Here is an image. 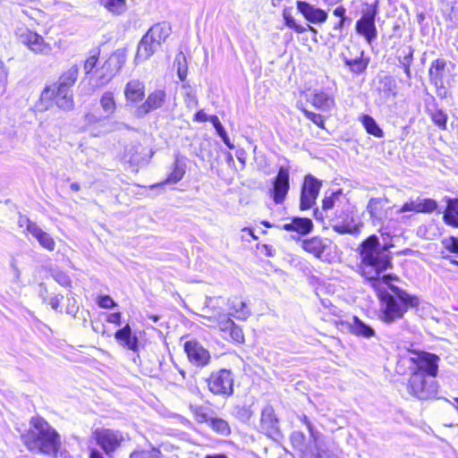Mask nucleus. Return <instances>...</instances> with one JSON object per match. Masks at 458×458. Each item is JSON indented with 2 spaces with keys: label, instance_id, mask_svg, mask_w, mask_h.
Instances as JSON below:
<instances>
[{
  "label": "nucleus",
  "instance_id": "c756f323",
  "mask_svg": "<svg viewBox=\"0 0 458 458\" xmlns=\"http://www.w3.org/2000/svg\"><path fill=\"white\" fill-rule=\"evenodd\" d=\"M332 228L340 234H356L360 232L359 225L355 223L352 216H347L343 221H334Z\"/></svg>",
  "mask_w": 458,
  "mask_h": 458
},
{
  "label": "nucleus",
  "instance_id": "c03bdc74",
  "mask_svg": "<svg viewBox=\"0 0 458 458\" xmlns=\"http://www.w3.org/2000/svg\"><path fill=\"white\" fill-rule=\"evenodd\" d=\"M382 208V199L379 198H372L369 199L367 209L370 216L374 218H378L380 209Z\"/></svg>",
  "mask_w": 458,
  "mask_h": 458
},
{
  "label": "nucleus",
  "instance_id": "4d7b16f0",
  "mask_svg": "<svg viewBox=\"0 0 458 458\" xmlns=\"http://www.w3.org/2000/svg\"><path fill=\"white\" fill-rule=\"evenodd\" d=\"M334 14L340 18V21H339L338 24L336 26H335V29L342 28L344 26V22L345 20V16H344L345 8L344 6H337L334 10Z\"/></svg>",
  "mask_w": 458,
  "mask_h": 458
},
{
  "label": "nucleus",
  "instance_id": "423d86ee",
  "mask_svg": "<svg viewBox=\"0 0 458 458\" xmlns=\"http://www.w3.org/2000/svg\"><path fill=\"white\" fill-rule=\"evenodd\" d=\"M54 104L60 109L72 110L74 106L72 90L56 85L46 87L40 95L38 108L47 110Z\"/></svg>",
  "mask_w": 458,
  "mask_h": 458
},
{
  "label": "nucleus",
  "instance_id": "c85d7f7f",
  "mask_svg": "<svg viewBox=\"0 0 458 458\" xmlns=\"http://www.w3.org/2000/svg\"><path fill=\"white\" fill-rule=\"evenodd\" d=\"M446 199V208L444 212V222L453 227L458 228V199Z\"/></svg>",
  "mask_w": 458,
  "mask_h": 458
},
{
  "label": "nucleus",
  "instance_id": "5fc2aeb1",
  "mask_svg": "<svg viewBox=\"0 0 458 458\" xmlns=\"http://www.w3.org/2000/svg\"><path fill=\"white\" fill-rule=\"evenodd\" d=\"M383 83H384V90L387 91L389 94L394 96L396 93L395 81L392 77L386 76L384 78Z\"/></svg>",
  "mask_w": 458,
  "mask_h": 458
},
{
  "label": "nucleus",
  "instance_id": "a211bd4d",
  "mask_svg": "<svg viewBox=\"0 0 458 458\" xmlns=\"http://www.w3.org/2000/svg\"><path fill=\"white\" fill-rule=\"evenodd\" d=\"M26 230L38 241L39 245L49 250L53 251L55 249V242L54 238L47 232H45L37 223L26 219Z\"/></svg>",
  "mask_w": 458,
  "mask_h": 458
},
{
  "label": "nucleus",
  "instance_id": "a18cd8bd",
  "mask_svg": "<svg viewBox=\"0 0 458 458\" xmlns=\"http://www.w3.org/2000/svg\"><path fill=\"white\" fill-rule=\"evenodd\" d=\"M130 458H161V456L157 450L152 449L132 452Z\"/></svg>",
  "mask_w": 458,
  "mask_h": 458
},
{
  "label": "nucleus",
  "instance_id": "ea45409f",
  "mask_svg": "<svg viewBox=\"0 0 458 458\" xmlns=\"http://www.w3.org/2000/svg\"><path fill=\"white\" fill-rule=\"evenodd\" d=\"M185 174L184 167L178 162L174 163V166L169 176L167 177L165 183H176L181 181Z\"/></svg>",
  "mask_w": 458,
  "mask_h": 458
},
{
  "label": "nucleus",
  "instance_id": "a878e982",
  "mask_svg": "<svg viewBox=\"0 0 458 458\" xmlns=\"http://www.w3.org/2000/svg\"><path fill=\"white\" fill-rule=\"evenodd\" d=\"M114 337L129 350L133 352L138 350V338L136 335L131 334V329L129 325H126L123 328L117 330L114 334Z\"/></svg>",
  "mask_w": 458,
  "mask_h": 458
},
{
  "label": "nucleus",
  "instance_id": "7ed1b4c3",
  "mask_svg": "<svg viewBox=\"0 0 458 458\" xmlns=\"http://www.w3.org/2000/svg\"><path fill=\"white\" fill-rule=\"evenodd\" d=\"M21 438L30 451L49 456H56L61 446L59 434L41 417L30 419V428Z\"/></svg>",
  "mask_w": 458,
  "mask_h": 458
},
{
  "label": "nucleus",
  "instance_id": "338daca9",
  "mask_svg": "<svg viewBox=\"0 0 458 458\" xmlns=\"http://www.w3.org/2000/svg\"><path fill=\"white\" fill-rule=\"evenodd\" d=\"M210 116H208L203 110H199L195 114V120L198 122H207L209 121Z\"/></svg>",
  "mask_w": 458,
  "mask_h": 458
},
{
  "label": "nucleus",
  "instance_id": "5701e85b",
  "mask_svg": "<svg viewBox=\"0 0 458 458\" xmlns=\"http://www.w3.org/2000/svg\"><path fill=\"white\" fill-rule=\"evenodd\" d=\"M124 95L128 101L137 103L141 101L145 95L144 83L139 80H131L124 88Z\"/></svg>",
  "mask_w": 458,
  "mask_h": 458
},
{
  "label": "nucleus",
  "instance_id": "13d9d810",
  "mask_svg": "<svg viewBox=\"0 0 458 458\" xmlns=\"http://www.w3.org/2000/svg\"><path fill=\"white\" fill-rule=\"evenodd\" d=\"M338 193H331L330 196H326L322 201V208L324 210L331 209L335 204V198L337 197Z\"/></svg>",
  "mask_w": 458,
  "mask_h": 458
},
{
  "label": "nucleus",
  "instance_id": "680f3d73",
  "mask_svg": "<svg viewBox=\"0 0 458 458\" xmlns=\"http://www.w3.org/2000/svg\"><path fill=\"white\" fill-rule=\"evenodd\" d=\"M367 40L368 43H371L377 38V30H357Z\"/></svg>",
  "mask_w": 458,
  "mask_h": 458
},
{
  "label": "nucleus",
  "instance_id": "aec40b11",
  "mask_svg": "<svg viewBox=\"0 0 458 458\" xmlns=\"http://www.w3.org/2000/svg\"><path fill=\"white\" fill-rule=\"evenodd\" d=\"M260 428L269 437H276L279 434L278 420L272 406L267 405L262 410Z\"/></svg>",
  "mask_w": 458,
  "mask_h": 458
},
{
  "label": "nucleus",
  "instance_id": "864d4df0",
  "mask_svg": "<svg viewBox=\"0 0 458 458\" xmlns=\"http://www.w3.org/2000/svg\"><path fill=\"white\" fill-rule=\"evenodd\" d=\"M284 20L285 21V25L291 29H304L303 27L297 25L294 21V19L291 13V10L284 9Z\"/></svg>",
  "mask_w": 458,
  "mask_h": 458
},
{
  "label": "nucleus",
  "instance_id": "412c9836",
  "mask_svg": "<svg viewBox=\"0 0 458 458\" xmlns=\"http://www.w3.org/2000/svg\"><path fill=\"white\" fill-rule=\"evenodd\" d=\"M331 242L328 239H323L314 236L305 239L301 242L302 249L314 255L316 258L321 259L325 251L330 247Z\"/></svg>",
  "mask_w": 458,
  "mask_h": 458
},
{
  "label": "nucleus",
  "instance_id": "bb28decb",
  "mask_svg": "<svg viewBox=\"0 0 458 458\" xmlns=\"http://www.w3.org/2000/svg\"><path fill=\"white\" fill-rule=\"evenodd\" d=\"M228 306L231 311L227 316L230 318L233 317L237 319L245 320L250 315V310L247 307L246 303L237 297L229 299Z\"/></svg>",
  "mask_w": 458,
  "mask_h": 458
},
{
  "label": "nucleus",
  "instance_id": "c9c22d12",
  "mask_svg": "<svg viewBox=\"0 0 458 458\" xmlns=\"http://www.w3.org/2000/svg\"><path fill=\"white\" fill-rule=\"evenodd\" d=\"M362 52L358 51V55L354 58H349L343 54L344 63L350 69L356 73H360L366 69V64L361 59Z\"/></svg>",
  "mask_w": 458,
  "mask_h": 458
},
{
  "label": "nucleus",
  "instance_id": "0e129e2a",
  "mask_svg": "<svg viewBox=\"0 0 458 458\" xmlns=\"http://www.w3.org/2000/svg\"><path fill=\"white\" fill-rule=\"evenodd\" d=\"M107 321L109 323L120 326L121 325V313L115 312V313L109 314L107 317Z\"/></svg>",
  "mask_w": 458,
  "mask_h": 458
},
{
  "label": "nucleus",
  "instance_id": "0eeeda50",
  "mask_svg": "<svg viewBox=\"0 0 458 458\" xmlns=\"http://www.w3.org/2000/svg\"><path fill=\"white\" fill-rule=\"evenodd\" d=\"M92 436L109 458H113L114 454L129 439L128 435L120 430L104 428L95 429Z\"/></svg>",
  "mask_w": 458,
  "mask_h": 458
},
{
  "label": "nucleus",
  "instance_id": "052dcab7",
  "mask_svg": "<svg viewBox=\"0 0 458 458\" xmlns=\"http://www.w3.org/2000/svg\"><path fill=\"white\" fill-rule=\"evenodd\" d=\"M55 281L61 284L62 286H70L71 285V279L70 277L64 274V273H57L55 276Z\"/></svg>",
  "mask_w": 458,
  "mask_h": 458
},
{
  "label": "nucleus",
  "instance_id": "e433bc0d",
  "mask_svg": "<svg viewBox=\"0 0 458 458\" xmlns=\"http://www.w3.org/2000/svg\"><path fill=\"white\" fill-rule=\"evenodd\" d=\"M301 421L307 426V428L310 432V437L312 438L314 445L318 451V458H323L322 450L320 448V433L314 428L310 420L306 415H303L301 418Z\"/></svg>",
  "mask_w": 458,
  "mask_h": 458
},
{
  "label": "nucleus",
  "instance_id": "20e7f679",
  "mask_svg": "<svg viewBox=\"0 0 458 458\" xmlns=\"http://www.w3.org/2000/svg\"><path fill=\"white\" fill-rule=\"evenodd\" d=\"M222 299L220 297H207L204 306L199 314L207 322L204 325L218 328L236 343L244 341V335L240 327H238L232 318L227 316L221 307Z\"/></svg>",
  "mask_w": 458,
  "mask_h": 458
},
{
  "label": "nucleus",
  "instance_id": "b1692460",
  "mask_svg": "<svg viewBox=\"0 0 458 458\" xmlns=\"http://www.w3.org/2000/svg\"><path fill=\"white\" fill-rule=\"evenodd\" d=\"M282 228L287 232H296L305 235L313 229V222L310 218L294 217L290 223L283 225Z\"/></svg>",
  "mask_w": 458,
  "mask_h": 458
},
{
  "label": "nucleus",
  "instance_id": "3c124183",
  "mask_svg": "<svg viewBox=\"0 0 458 458\" xmlns=\"http://www.w3.org/2000/svg\"><path fill=\"white\" fill-rule=\"evenodd\" d=\"M8 72L4 66L3 63L0 62V95L4 94L7 86Z\"/></svg>",
  "mask_w": 458,
  "mask_h": 458
},
{
  "label": "nucleus",
  "instance_id": "6ab92c4d",
  "mask_svg": "<svg viewBox=\"0 0 458 458\" xmlns=\"http://www.w3.org/2000/svg\"><path fill=\"white\" fill-rule=\"evenodd\" d=\"M297 10L310 22L319 24L324 22L327 18L326 11L317 8L305 1H297Z\"/></svg>",
  "mask_w": 458,
  "mask_h": 458
},
{
  "label": "nucleus",
  "instance_id": "a19ab883",
  "mask_svg": "<svg viewBox=\"0 0 458 458\" xmlns=\"http://www.w3.org/2000/svg\"><path fill=\"white\" fill-rule=\"evenodd\" d=\"M99 54L100 50L98 48H94L90 51V55L86 59L84 64V70L87 74L90 73L96 67L97 63L98 61Z\"/></svg>",
  "mask_w": 458,
  "mask_h": 458
},
{
  "label": "nucleus",
  "instance_id": "09e8293b",
  "mask_svg": "<svg viewBox=\"0 0 458 458\" xmlns=\"http://www.w3.org/2000/svg\"><path fill=\"white\" fill-rule=\"evenodd\" d=\"M402 55L398 56L399 63L401 66L405 65L406 64H411L413 50L411 47H405L402 50Z\"/></svg>",
  "mask_w": 458,
  "mask_h": 458
},
{
  "label": "nucleus",
  "instance_id": "9d476101",
  "mask_svg": "<svg viewBox=\"0 0 458 458\" xmlns=\"http://www.w3.org/2000/svg\"><path fill=\"white\" fill-rule=\"evenodd\" d=\"M208 389L215 394L229 396L233 393V378L229 369L213 372L208 379Z\"/></svg>",
  "mask_w": 458,
  "mask_h": 458
},
{
  "label": "nucleus",
  "instance_id": "f03ea898",
  "mask_svg": "<svg viewBox=\"0 0 458 458\" xmlns=\"http://www.w3.org/2000/svg\"><path fill=\"white\" fill-rule=\"evenodd\" d=\"M409 360L411 371L410 393L419 399L431 398L437 392L435 377L438 371V356L427 352H412Z\"/></svg>",
  "mask_w": 458,
  "mask_h": 458
},
{
  "label": "nucleus",
  "instance_id": "f257e3e1",
  "mask_svg": "<svg viewBox=\"0 0 458 458\" xmlns=\"http://www.w3.org/2000/svg\"><path fill=\"white\" fill-rule=\"evenodd\" d=\"M392 244H381L377 235H370L358 247L360 258V274L374 288L382 284H388L392 279L390 274H383L392 267V257L389 249Z\"/></svg>",
  "mask_w": 458,
  "mask_h": 458
},
{
  "label": "nucleus",
  "instance_id": "58836bf2",
  "mask_svg": "<svg viewBox=\"0 0 458 458\" xmlns=\"http://www.w3.org/2000/svg\"><path fill=\"white\" fill-rule=\"evenodd\" d=\"M101 4L115 14L123 13L126 10L125 0H101Z\"/></svg>",
  "mask_w": 458,
  "mask_h": 458
},
{
  "label": "nucleus",
  "instance_id": "4468645a",
  "mask_svg": "<svg viewBox=\"0 0 458 458\" xmlns=\"http://www.w3.org/2000/svg\"><path fill=\"white\" fill-rule=\"evenodd\" d=\"M378 0H364L361 4L360 19L356 22L355 29H376L375 17L377 13Z\"/></svg>",
  "mask_w": 458,
  "mask_h": 458
},
{
  "label": "nucleus",
  "instance_id": "49530a36",
  "mask_svg": "<svg viewBox=\"0 0 458 458\" xmlns=\"http://www.w3.org/2000/svg\"><path fill=\"white\" fill-rule=\"evenodd\" d=\"M291 441L294 447L298 448L300 451H303L305 448V436L301 431H294L291 435Z\"/></svg>",
  "mask_w": 458,
  "mask_h": 458
},
{
  "label": "nucleus",
  "instance_id": "9b49d317",
  "mask_svg": "<svg viewBox=\"0 0 458 458\" xmlns=\"http://www.w3.org/2000/svg\"><path fill=\"white\" fill-rule=\"evenodd\" d=\"M321 187V182L311 174H308L304 178L301 187L300 208L307 210L312 208L318 196Z\"/></svg>",
  "mask_w": 458,
  "mask_h": 458
},
{
  "label": "nucleus",
  "instance_id": "ddd939ff",
  "mask_svg": "<svg viewBox=\"0 0 458 458\" xmlns=\"http://www.w3.org/2000/svg\"><path fill=\"white\" fill-rule=\"evenodd\" d=\"M184 351L190 362L198 367L207 366L210 361V353L197 341H187Z\"/></svg>",
  "mask_w": 458,
  "mask_h": 458
},
{
  "label": "nucleus",
  "instance_id": "603ef678",
  "mask_svg": "<svg viewBox=\"0 0 458 458\" xmlns=\"http://www.w3.org/2000/svg\"><path fill=\"white\" fill-rule=\"evenodd\" d=\"M443 244L449 251L458 254V238L451 236L445 239Z\"/></svg>",
  "mask_w": 458,
  "mask_h": 458
},
{
  "label": "nucleus",
  "instance_id": "2f4dec72",
  "mask_svg": "<svg viewBox=\"0 0 458 458\" xmlns=\"http://www.w3.org/2000/svg\"><path fill=\"white\" fill-rule=\"evenodd\" d=\"M78 74V67L76 65H72L60 76L55 85L68 89H72V87L77 81Z\"/></svg>",
  "mask_w": 458,
  "mask_h": 458
},
{
  "label": "nucleus",
  "instance_id": "dca6fc26",
  "mask_svg": "<svg viewBox=\"0 0 458 458\" xmlns=\"http://www.w3.org/2000/svg\"><path fill=\"white\" fill-rule=\"evenodd\" d=\"M20 41L30 50L37 53H44L51 50L50 43L45 41L41 35L35 30H25L19 35Z\"/></svg>",
  "mask_w": 458,
  "mask_h": 458
},
{
  "label": "nucleus",
  "instance_id": "2eb2a0df",
  "mask_svg": "<svg viewBox=\"0 0 458 458\" xmlns=\"http://www.w3.org/2000/svg\"><path fill=\"white\" fill-rule=\"evenodd\" d=\"M317 109L324 112L331 111L335 106V95L325 89H314L307 98Z\"/></svg>",
  "mask_w": 458,
  "mask_h": 458
},
{
  "label": "nucleus",
  "instance_id": "f704fd0d",
  "mask_svg": "<svg viewBox=\"0 0 458 458\" xmlns=\"http://www.w3.org/2000/svg\"><path fill=\"white\" fill-rule=\"evenodd\" d=\"M361 123L368 133L377 138L383 137V131L379 128L372 116L369 114H363L361 116Z\"/></svg>",
  "mask_w": 458,
  "mask_h": 458
},
{
  "label": "nucleus",
  "instance_id": "e2e57ef3",
  "mask_svg": "<svg viewBox=\"0 0 458 458\" xmlns=\"http://www.w3.org/2000/svg\"><path fill=\"white\" fill-rule=\"evenodd\" d=\"M185 102L188 106H196L198 105L197 98L191 92H188L185 97Z\"/></svg>",
  "mask_w": 458,
  "mask_h": 458
},
{
  "label": "nucleus",
  "instance_id": "f3484780",
  "mask_svg": "<svg viewBox=\"0 0 458 458\" xmlns=\"http://www.w3.org/2000/svg\"><path fill=\"white\" fill-rule=\"evenodd\" d=\"M166 94L164 89H156L151 92L145 102L138 106L136 114L140 117H143L151 111L157 110L163 106L165 102Z\"/></svg>",
  "mask_w": 458,
  "mask_h": 458
},
{
  "label": "nucleus",
  "instance_id": "79ce46f5",
  "mask_svg": "<svg viewBox=\"0 0 458 458\" xmlns=\"http://www.w3.org/2000/svg\"><path fill=\"white\" fill-rule=\"evenodd\" d=\"M432 121L439 128L445 130L447 124V114L441 109H437L431 113Z\"/></svg>",
  "mask_w": 458,
  "mask_h": 458
},
{
  "label": "nucleus",
  "instance_id": "cd10ccee",
  "mask_svg": "<svg viewBox=\"0 0 458 458\" xmlns=\"http://www.w3.org/2000/svg\"><path fill=\"white\" fill-rule=\"evenodd\" d=\"M445 66L446 63L444 59H437L430 65L429 80L437 88L443 87Z\"/></svg>",
  "mask_w": 458,
  "mask_h": 458
},
{
  "label": "nucleus",
  "instance_id": "393cba45",
  "mask_svg": "<svg viewBox=\"0 0 458 458\" xmlns=\"http://www.w3.org/2000/svg\"><path fill=\"white\" fill-rule=\"evenodd\" d=\"M348 324L351 333L356 336L369 339L376 335L375 330L357 316H353Z\"/></svg>",
  "mask_w": 458,
  "mask_h": 458
},
{
  "label": "nucleus",
  "instance_id": "1a4fd4ad",
  "mask_svg": "<svg viewBox=\"0 0 458 458\" xmlns=\"http://www.w3.org/2000/svg\"><path fill=\"white\" fill-rule=\"evenodd\" d=\"M167 37L166 30H147L138 46L136 61L146 60L151 56Z\"/></svg>",
  "mask_w": 458,
  "mask_h": 458
},
{
  "label": "nucleus",
  "instance_id": "4be33fe9",
  "mask_svg": "<svg viewBox=\"0 0 458 458\" xmlns=\"http://www.w3.org/2000/svg\"><path fill=\"white\" fill-rule=\"evenodd\" d=\"M145 148L138 141H131L125 146L123 158L131 164L140 165L147 159Z\"/></svg>",
  "mask_w": 458,
  "mask_h": 458
},
{
  "label": "nucleus",
  "instance_id": "37998d69",
  "mask_svg": "<svg viewBox=\"0 0 458 458\" xmlns=\"http://www.w3.org/2000/svg\"><path fill=\"white\" fill-rule=\"evenodd\" d=\"M420 213H431L437 209V203L433 199L419 198Z\"/></svg>",
  "mask_w": 458,
  "mask_h": 458
},
{
  "label": "nucleus",
  "instance_id": "de8ad7c7",
  "mask_svg": "<svg viewBox=\"0 0 458 458\" xmlns=\"http://www.w3.org/2000/svg\"><path fill=\"white\" fill-rule=\"evenodd\" d=\"M301 111L303 112L307 119L310 120L312 123H314L316 125L321 128L324 127V118L321 114L310 112L305 108H301Z\"/></svg>",
  "mask_w": 458,
  "mask_h": 458
},
{
  "label": "nucleus",
  "instance_id": "8fccbe9b",
  "mask_svg": "<svg viewBox=\"0 0 458 458\" xmlns=\"http://www.w3.org/2000/svg\"><path fill=\"white\" fill-rule=\"evenodd\" d=\"M411 211L420 213L419 197L405 202L399 210L401 213Z\"/></svg>",
  "mask_w": 458,
  "mask_h": 458
},
{
  "label": "nucleus",
  "instance_id": "6e6552de",
  "mask_svg": "<svg viewBox=\"0 0 458 458\" xmlns=\"http://www.w3.org/2000/svg\"><path fill=\"white\" fill-rule=\"evenodd\" d=\"M126 62V53L124 49H117L98 70V87H102L108 83L122 69Z\"/></svg>",
  "mask_w": 458,
  "mask_h": 458
},
{
  "label": "nucleus",
  "instance_id": "473e14b6",
  "mask_svg": "<svg viewBox=\"0 0 458 458\" xmlns=\"http://www.w3.org/2000/svg\"><path fill=\"white\" fill-rule=\"evenodd\" d=\"M100 106L106 114V117H110L116 110V102L114 95L111 91H105L99 100Z\"/></svg>",
  "mask_w": 458,
  "mask_h": 458
},
{
  "label": "nucleus",
  "instance_id": "39448f33",
  "mask_svg": "<svg viewBox=\"0 0 458 458\" xmlns=\"http://www.w3.org/2000/svg\"><path fill=\"white\" fill-rule=\"evenodd\" d=\"M392 293L381 295L380 319L391 324L403 317L409 308L419 305V299L397 286H391Z\"/></svg>",
  "mask_w": 458,
  "mask_h": 458
},
{
  "label": "nucleus",
  "instance_id": "69168bd1",
  "mask_svg": "<svg viewBox=\"0 0 458 458\" xmlns=\"http://www.w3.org/2000/svg\"><path fill=\"white\" fill-rule=\"evenodd\" d=\"M63 300V295H55L50 298L49 304L51 305L52 309L57 310L61 301Z\"/></svg>",
  "mask_w": 458,
  "mask_h": 458
},
{
  "label": "nucleus",
  "instance_id": "774afa93",
  "mask_svg": "<svg viewBox=\"0 0 458 458\" xmlns=\"http://www.w3.org/2000/svg\"><path fill=\"white\" fill-rule=\"evenodd\" d=\"M89 458H104V454L97 448L89 449Z\"/></svg>",
  "mask_w": 458,
  "mask_h": 458
},
{
  "label": "nucleus",
  "instance_id": "7c9ffc66",
  "mask_svg": "<svg viewBox=\"0 0 458 458\" xmlns=\"http://www.w3.org/2000/svg\"><path fill=\"white\" fill-rule=\"evenodd\" d=\"M199 417L200 421L207 423L216 433L223 436H228L230 434L231 428L226 420L220 418L209 417L206 414H201Z\"/></svg>",
  "mask_w": 458,
  "mask_h": 458
},
{
  "label": "nucleus",
  "instance_id": "bf43d9fd",
  "mask_svg": "<svg viewBox=\"0 0 458 458\" xmlns=\"http://www.w3.org/2000/svg\"><path fill=\"white\" fill-rule=\"evenodd\" d=\"M301 31L303 32L304 30H301ZM306 31L310 33V36L311 37V38L314 41L318 42L319 40L318 38V36H319L321 44H327V42L324 41V39H323L324 33L329 34L327 30H306Z\"/></svg>",
  "mask_w": 458,
  "mask_h": 458
},
{
  "label": "nucleus",
  "instance_id": "4c0bfd02",
  "mask_svg": "<svg viewBox=\"0 0 458 458\" xmlns=\"http://www.w3.org/2000/svg\"><path fill=\"white\" fill-rule=\"evenodd\" d=\"M209 122L215 127L217 134L221 137L224 143L231 149L234 148V145L231 142L230 139L227 136V133L220 123L218 117L216 115H211L209 118Z\"/></svg>",
  "mask_w": 458,
  "mask_h": 458
},
{
  "label": "nucleus",
  "instance_id": "f8f14e48",
  "mask_svg": "<svg viewBox=\"0 0 458 458\" xmlns=\"http://www.w3.org/2000/svg\"><path fill=\"white\" fill-rule=\"evenodd\" d=\"M290 189L289 167L281 166L273 181L272 198L276 204H281Z\"/></svg>",
  "mask_w": 458,
  "mask_h": 458
},
{
  "label": "nucleus",
  "instance_id": "72a5a7b5",
  "mask_svg": "<svg viewBox=\"0 0 458 458\" xmlns=\"http://www.w3.org/2000/svg\"><path fill=\"white\" fill-rule=\"evenodd\" d=\"M174 66L180 81H184L188 74V62L185 55L180 51L174 59Z\"/></svg>",
  "mask_w": 458,
  "mask_h": 458
},
{
  "label": "nucleus",
  "instance_id": "6e6d98bb",
  "mask_svg": "<svg viewBox=\"0 0 458 458\" xmlns=\"http://www.w3.org/2000/svg\"><path fill=\"white\" fill-rule=\"evenodd\" d=\"M98 304L103 309H110L116 306V303L109 295L100 296Z\"/></svg>",
  "mask_w": 458,
  "mask_h": 458
}]
</instances>
